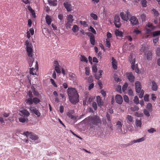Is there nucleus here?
Instances as JSON below:
<instances>
[{
  "label": "nucleus",
  "mask_w": 160,
  "mask_h": 160,
  "mask_svg": "<svg viewBox=\"0 0 160 160\" xmlns=\"http://www.w3.org/2000/svg\"><path fill=\"white\" fill-rule=\"evenodd\" d=\"M69 101L73 104H76L79 101V95L75 88H69L67 90Z\"/></svg>",
  "instance_id": "f257e3e1"
},
{
  "label": "nucleus",
  "mask_w": 160,
  "mask_h": 160,
  "mask_svg": "<svg viewBox=\"0 0 160 160\" xmlns=\"http://www.w3.org/2000/svg\"><path fill=\"white\" fill-rule=\"evenodd\" d=\"M26 51L28 57V61L29 66L31 67L32 66L34 61V58L33 57L34 55L33 50L32 47H28L27 48H26Z\"/></svg>",
  "instance_id": "f03ea898"
},
{
  "label": "nucleus",
  "mask_w": 160,
  "mask_h": 160,
  "mask_svg": "<svg viewBox=\"0 0 160 160\" xmlns=\"http://www.w3.org/2000/svg\"><path fill=\"white\" fill-rule=\"evenodd\" d=\"M135 90L137 93H140L139 97L140 98H142L144 93V91L143 90H141V85L140 82L139 81H137L135 83Z\"/></svg>",
  "instance_id": "7ed1b4c3"
},
{
  "label": "nucleus",
  "mask_w": 160,
  "mask_h": 160,
  "mask_svg": "<svg viewBox=\"0 0 160 160\" xmlns=\"http://www.w3.org/2000/svg\"><path fill=\"white\" fill-rule=\"evenodd\" d=\"M89 122L93 125H98L101 122V120L99 117L94 116L88 118Z\"/></svg>",
  "instance_id": "20e7f679"
},
{
  "label": "nucleus",
  "mask_w": 160,
  "mask_h": 160,
  "mask_svg": "<svg viewBox=\"0 0 160 160\" xmlns=\"http://www.w3.org/2000/svg\"><path fill=\"white\" fill-rule=\"evenodd\" d=\"M126 14L124 12H121L120 13V16L122 19L124 21H127L128 19V17L131 16L130 12L128 10H127Z\"/></svg>",
  "instance_id": "39448f33"
},
{
  "label": "nucleus",
  "mask_w": 160,
  "mask_h": 160,
  "mask_svg": "<svg viewBox=\"0 0 160 160\" xmlns=\"http://www.w3.org/2000/svg\"><path fill=\"white\" fill-rule=\"evenodd\" d=\"M29 109L30 111L36 115L37 117H39L41 115V113L39 112L38 110L35 107L31 106L30 107Z\"/></svg>",
  "instance_id": "423d86ee"
},
{
  "label": "nucleus",
  "mask_w": 160,
  "mask_h": 160,
  "mask_svg": "<svg viewBox=\"0 0 160 160\" xmlns=\"http://www.w3.org/2000/svg\"><path fill=\"white\" fill-rule=\"evenodd\" d=\"M63 5L68 12H70L72 10L71 4L68 0H66L63 3Z\"/></svg>",
  "instance_id": "0eeeda50"
},
{
  "label": "nucleus",
  "mask_w": 160,
  "mask_h": 160,
  "mask_svg": "<svg viewBox=\"0 0 160 160\" xmlns=\"http://www.w3.org/2000/svg\"><path fill=\"white\" fill-rule=\"evenodd\" d=\"M120 18L118 15H116L114 17V24L117 28H120L121 25L120 22Z\"/></svg>",
  "instance_id": "6e6552de"
},
{
  "label": "nucleus",
  "mask_w": 160,
  "mask_h": 160,
  "mask_svg": "<svg viewBox=\"0 0 160 160\" xmlns=\"http://www.w3.org/2000/svg\"><path fill=\"white\" fill-rule=\"evenodd\" d=\"M145 138L144 137H142V138H140L137 140H134L132 141L130 143H128L126 144H125L126 147H127L130 145H132L135 143L139 142H142L145 140Z\"/></svg>",
  "instance_id": "1a4fd4ad"
},
{
  "label": "nucleus",
  "mask_w": 160,
  "mask_h": 160,
  "mask_svg": "<svg viewBox=\"0 0 160 160\" xmlns=\"http://www.w3.org/2000/svg\"><path fill=\"white\" fill-rule=\"evenodd\" d=\"M86 33V34L90 37V42L91 44L92 45H94L95 40L94 35L90 32Z\"/></svg>",
  "instance_id": "9d476101"
},
{
  "label": "nucleus",
  "mask_w": 160,
  "mask_h": 160,
  "mask_svg": "<svg viewBox=\"0 0 160 160\" xmlns=\"http://www.w3.org/2000/svg\"><path fill=\"white\" fill-rule=\"evenodd\" d=\"M127 78L131 82H133L135 79V77L132 72L127 73L126 74Z\"/></svg>",
  "instance_id": "9b49d317"
},
{
  "label": "nucleus",
  "mask_w": 160,
  "mask_h": 160,
  "mask_svg": "<svg viewBox=\"0 0 160 160\" xmlns=\"http://www.w3.org/2000/svg\"><path fill=\"white\" fill-rule=\"evenodd\" d=\"M130 21L131 23L133 26L138 24L139 22L138 19L135 17H132L130 19Z\"/></svg>",
  "instance_id": "f8f14e48"
},
{
  "label": "nucleus",
  "mask_w": 160,
  "mask_h": 160,
  "mask_svg": "<svg viewBox=\"0 0 160 160\" xmlns=\"http://www.w3.org/2000/svg\"><path fill=\"white\" fill-rule=\"evenodd\" d=\"M19 115L22 117H27L30 115L29 112L26 109L20 111Z\"/></svg>",
  "instance_id": "ddd939ff"
},
{
  "label": "nucleus",
  "mask_w": 160,
  "mask_h": 160,
  "mask_svg": "<svg viewBox=\"0 0 160 160\" xmlns=\"http://www.w3.org/2000/svg\"><path fill=\"white\" fill-rule=\"evenodd\" d=\"M74 112V111L73 110L69 111L68 112L67 115L71 119L75 121L76 120L77 118L73 115Z\"/></svg>",
  "instance_id": "4468645a"
},
{
  "label": "nucleus",
  "mask_w": 160,
  "mask_h": 160,
  "mask_svg": "<svg viewBox=\"0 0 160 160\" xmlns=\"http://www.w3.org/2000/svg\"><path fill=\"white\" fill-rule=\"evenodd\" d=\"M115 100L116 102L119 104H122L123 102V99L122 97L120 95H117L115 96Z\"/></svg>",
  "instance_id": "2eb2a0df"
},
{
  "label": "nucleus",
  "mask_w": 160,
  "mask_h": 160,
  "mask_svg": "<svg viewBox=\"0 0 160 160\" xmlns=\"http://www.w3.org/2000/svg\"><path fill=\"white\" fill-rule=\"evenodd\" d=\"M144 55L147 57V59L148 60H151L152 57V51H149L147 53L145 52Z\"/></svg>",
  "instance_id": "dca6fc26"
},
{
  "label": "nucleus",
  "mask_w": 160,
  "mask_h": 160,
  "mask_svg": "<svg viewBox=\"0 0 160 160\" xmlns=\"http://www.w3.org/2000/svg\"><path fill=\"white\" fill-rule=\"evenodd\" d=\"M45 20L46 23L48 25H50L51 24L52 19L50 16L48 14H47L45 17Z\"/></svg>",
  "instance_id": "f3484780"
},
{
  "label": "nucleus",
  "mask_w": 160,
  "mask_h": 160,
  "mask_svg": "<svg viewBox=\"0 0 160 160\" xmlns=\"http://www.w3.org/2000/svg\"><path fill=\"white\" fill-rule=\"evenodd\" d=\"M112 64L113 68L115 70L117 69V62L116 60L113 57H112Z\"/></svg>",
  "instance_id": "a211bd4d"
},
{
  "label": "nucleus",
  "mask_w": 160,
  "mask_h": 160,
  "mask_svg": "<svg viewBox=\"0 0 160 160\" xmlns=\"http://www.w3.org/2000/svg\"><path fill=\"white\" fill-rule=\"evenodd\" d=\"M34 33V29L32 28H31L29 31L27 32V37L28 38H29L30 37V34H31V35H32Z\"/></svg>",
  "instance_id": "6ab92c4d"
},
{
  "label": "nucleus",
  "mask_w": 160,
  "mask_h": 160,
  "mask_svg": "<svg viewBox=\"0 0 160 160\" xmlns=\"http://www.w3.org/2000/svg\"><path fill=\"white\" fill-rule=\"evenodd\" d=\"M29 138L32 140H35L38 139V137L36 134L31 132Z\"/></svg>",
  "instance_id": "aec40b11"
},
{
  "label": "nucleus",
  "mask_w": 160,
  "mask_h": 160,
  "mask_svg": "<svg viewBox=\"0 0 160 160\" xmlns=\"http://www.w3.org/2000/svg\"><path fill=\"white\" fill-rule=\"evenodd\" d=\"M67 22L72 23L74 21L73 17L71 14H69L67 16Z\"/></svg>",
  "instance_id": "412c9836"
},
{
  "label": "nucleus",
  "mask_w": 160,
  "mask_h": 160,
  "mask_svg": "<svg viewBox=\"0 0 160 160\" xmlns=\"http://www.w3.org/2000/svg\"><path fill=\"white\" fill-rule=\"evenodd\" d=\"M97 101L99 106H101L102 104V102L101 99V98L99 96H98L96 97Z\"/></svg>",
  "instance_id": "4be33fe9"
},
{
  "label": "nucleus",
  "mask_w": 160,
  "mask_h": 160,
  "mask_svg": "<svg viewBox=\"0 0 160 160\" xmlns=\"http://www.w3.org/2000/svg\"><path fill=\"white\" fill-rule=\"evenodd\" d=\"M152 89L153 91H156L157 90L158 88V85L154 81H152Z\"/></svg>",
  "instance_id": "5701e85b"
},
{
  "label": "nucleus",
  "mask_w": 160,
  "mask_h": 160,
  "mask_svg": "<svg viewBox=\"0 0 160 160\" xmlns=\"http://www.w3.org/2000/svg\"><path fill=\"white\" fill-rule=\"evenodd\" d=\"M98 72L100 73L99 75H97V74L95 75V78L97 80H99V78H101L102 75V73L103 72V71L102 70H100Z\"/></svg>",
  "instance_id": "b1692460"
},
{
  "label": "nucleus",
  "mask_w": 160,
  "mask_h": 160,
  "mask_svg": "<svg viewBox=\"0 0 160 160\" xmlns=\"http://www.w3.org/2000/svg\"><path fill=\"white\" fill-rule=\"evenodd\" d=\"M80 61L82 62H84L86 63L88 62L87 58L83 55H80Z\"/></svg>",
  "instance_id": "393cba45"
},
{
  "label": "nucleus",
  "mask_w": 160,
  "mask_h": 160,
  "mask_svg": "<svg viewBox=\"0 0 160 160\" xmlns=\"http://www.w3.org/2000/svg\"><path fill=\"white\" fill-rule=\"evenodd\" d=\"M26 103L29 105H31L33 104V99L32 98H29L27 99L25 101Z\"/></svg>",
  "instance_id": "a878e982"
},
{
  "label": "nucleus",
  "mask_w": 160,
  "mask_h": 160,
  "mask_svg": "<svg viewBox=\"0 0 160 160\" xmlns=\"http://www.w3.org/2000/svg\"><path fill=\"white\" fill-rule=\"evenodd\" d=\"M115 34L117 36L122 37V33L121 31L118 29H116L115 31Z\"/></svg>",
  "instance_id": "bb28decb"
},
{
  "label": "nucleus",
  "mask_w": 160,
  "mask_h": 160,
  "mask_svg": "<svg viewBox=\"0 0 160 160\" xmlns=\"http://www.w3.org/2000/svg\"><path fill=\"white\" fill-rule=\"evenodd\" d=\"M130 62L131 64L132 69V70H134L135 69V59L134 58L132 60H131L130 61Z\"/></svg>",
  "instance_id": "cd10ccee"
},
{
  "label": "nucleus",
  "mask_w": 160,
  "mask_h": 160,
  "mask_svg": "<svg viewBox=\"0 0 160 160\" xmlns=\"http://www.w3.org/2000/svg\"><path fill=\"white\" fill-rule=\"evenodd\" d=\"M130 109L133 112L138 111L139 109V107L136 105H135L133 107H131L130 108Z\"/></svg>",
  "instance_id": "c85d7f7f"
},
{
  "label": "nucleus",
  "mask_w": 160,
  "mask_h": 160,
  "mask_svg": "<svg viewBox=\"0 0 160 160\" xmlns=\"http://www.w3.org/2000/svg\"><path fill=\"white\" fill-rule=\"evenodd\" d=\"M79 28L78 27L77 25H75L73 26L72 30L74 32H76L79 30Z\"/></svg>",
  "instance_id": "c756f323"
},
{
  "label": "nucleus",
  "mask_w": 160,
  "mask_h": 160,
  "mask_svg": "<svg viewBox=\"0 0 160 160\" xmlns=\"http://www.w3.org/2000/svg\"><path fill=\"white\" fill-rule=\"evenodd\" d=\"M135 124L137 127L140 128L142 125L141 121L137 119L135 122Z\"/></svg>",
  "instance_id": "7c9ffc66"
},
{
  "label": "nucleus",
  "mask_w": 160,
  "mask_h": 160,
  "mask_svg": "<svg viewBox=\"0 0 160 160\" xmlns=\"http://www.w3.org/2000/svg\"><path fill=\"white\" fill-rule=\"evenodd\" d=\"M33 102L35 104H37L40 102V100L38 98L35 97L33 98Z\"/></svg>",
  "instance_id": "2f4dec72"
},
{
  "label": "nucleus",
  "mask_w": 160,
  "mask_h": 160,
  "mask_svg": "<svg viewBox=\"0 0 160 160\" xmlns=\"http://www.w3.org/2000/svg\"><path fill=\"white\" fill-rule=\"evenodd\" d=\"M116 125L118 126V128L122 131V124L121 122L120 121H118L116 123Z\"/></svg>",
  "instance_id": "473e14b6"
},
{
  "label": "nucleus",
  "mask_w": 160,
  "mask_h": 160,
  "mask_svg": "<svg viewBox=\"0 0 160 160\" xmlns=\"http://www.w3.org/2000/svg\"><path fill=\"white\" fill-rule=\"evenodd\" d=\"M72 25V23L67 22L65 25L66 28L68 29L71 28Z\"/></svg>",
  "instance_id": "72a5a7b5"
},
{
  "label": "nucleus",
  "mask_w": 160,
  "mask_h": 160,
  "mask_svg": "<svg viewBox=\"0 0 160 160\" xmlns=\"http://www.w3.org/2000/svg\"><path fill=\"white\" fill-rule=\"evenodd\" d=\"M31 88L32 89V90L34 95L36 96H38L39 95V93L38 92L36 91L35 89L33 86L31 87Z\"/></svg>",
  "instance_id": "f704fd0d"
},
{
  "label": "nucleus",
  "mask_w": 160,
  "mask_h": 160,
  "mask_svg": "<svg viewBox=\"0 0 160 160\" xmlns=\"http://www.w3.org/2000/svg\"><path fill=\"white\" fill-rule=\"evenodd\" d=\"M25 45L26 46V48H31L32 44L30 43L28 40H27L25 42Z\"/></svg>",
  "instance_id": "c9c22d12"
},
{
  "label": "nucleus",
  "mask_w": 160,
  "mask_h": 160,
  "mask_svg": "<svg viewBox=\"0 0 160 160\" xmlns=\"http://www.w3.org/2000/svg\"><path fill=\"white\" fill-rule=\"evenodd\" d=\"M57 1L56 0H51L49 2L50 4L53 6H56L57 5Z\"/></svg>",
  "instance_id": "e433bc0d"
},
{
  "label": "nucleus",
  "mask_w": 160,
  "mask_h": 160,
  "mask_svg": "<svg viewBox=\"0 0 160 160\" xmlns=\"http://www.w3.org/2000/svg\"><path fill=\"white\" fill-rule=\"evenodd\" d=\"M126 119L130 122H132L133 121V118L131 115H128Z\"/></svg>",
  "instance_id": "4c0bfd02"
},
{
  "label": "nucleus",
  "mask_w": 160,
  "mask_h": 160,
  "mask_svg": "<svg viewBox=\"0 0 160 160\" xmlns=\"http://www.w3.org/2000/svg\"><path fill=\"white\" fill-rule=\"evenodd\" d=\"M141 3L142 6L143 7H146L147 6V2L146 0H142Z\"/></svg>",
  "instance_id": "58836bf2"
},
{
  "label": "nucleus",
  "mask_w": 160,
  "mask_h": 160,
  "mask_svg": "<svg viewBox=\"0 0 160 160\" xmlns=\"http://www.w3.org/2000/svg\"><path fill=\"white\" fill-rule=\"evenodd\" d=\"M35 69L34 68H30L29 70L30 74L32 75L35 74L36 72H35Z\"/></svg>",
  "instance_id": "ea45409f"
},
{
  "label": "nucleus",
  "mask_w": 160,
  "mask_h": 160,
  "mask_svg": "<svg viewBox=\"0 0 160 160\" xmlns=\"http://www.w3.org/2000/svg\"><path fill=\"white\" fill-rule=\"evenodd\" d=\"M86 99H87L88 103L89 104L93 100V98L92 97H89L87 96L86 98Z\"/></svg>",
  "instance_id": "a19ab883"
},
{
  "label": "nucleus",
  "mask_w": 160,
  "mask_h": 160,
  "mask_svg": "<svg viewBox=\"0 0 160 160\" xmlns=\"http://www.w3.org/2000/svg\"><path fill=\"white\" fill-rule=\"evenodd\" d=\"M89 31L92 32L94 34H96V32L94 28L91 26H90L88 28Z\"/></svg>",
  "instance_id": "79ce46f5"
},
{
  "label": "nucleus",
  "mask_w": 160,
  "mask_h": 160,
  "mask_svg": "<svg viewBox=\"0 0 160 160\" xmlns=\"http://www.w3.org/2000/svg\"><path fill=\"white\" fill-rule=\"evenodd\" d=\"M152 11L153 12L154 14V16H156V18L159 15L158 12L154 9H153Z\"/></svg>",
  "instance_id": "37998d69"
},
{
  "label": "nucleus",
  "mask_w": 160,
  "mask_h": 160,
  "mask_svg": "<svg viewBox=\"0 0 160 160\" xmlns=\"http://www.w3.org/2000/svg\"><path fill=\"white\" fill-rule=\"evenodd\" d=\"M90 16L94 20H97L98 19V16L96 14L92 13L90 14Z\"/></svg>",
  "instance_id": "c03bdc74"
},
{
  "label": "nucleus",
  "mask_w": 160,
  "mask_h": 160,
  "mask_svg": "<svg viewBox=\"0 0 160 160\" xmlns=\"http://www.w3.org/2000/svg\"><path fill=\"white\" fill-rule=\"evenodd\" d=\"M158 35H160V30L154 32L153 33V36L154 37L157 36Z\"/></svg>",
  "instance_id": "a18cd8bd"
},
{
  "label": "nucleus",
  "mask_w": 160,
  "mask_h": 160,
  "mask_svg": "<svg viewBox=\"0 0 160 160\" xmlns=\"http://www.w3.org/2000/svg\"><path fill=\"white\" fill-rule=\"evenodd\" d=\"M128 86V84L126 83H125L124 84L122 87V90L123 92H125V91L126 90Z\"/></svg>",
  "instance_id": "49530a36"
},
{
  "label": "nucleus",
  "mask_w": 160,
  "mask_h": 160,
  "mask_svg": "<svg viewBox=\"0 0 160 160\" xmlns=\"http://www.w3.org/2000/svg\"><path fill=\"white\" fill-rule=\"evenodd\" d=\"M147 109L148 110H151L152 109V105L151 103H148L147 105Z\"/></svg>",
  "instance_id": "de8ad7c7"
},
{
  "label": "nucleus",
  "mask_w": 160,
  "mask_h": 160,
  "mask_svg": "<svg viewBox=\"0 0 160 160\" xmlns=\"http://www.w3.org/2000/svg\"><path fill=\"white\" fill-rule=\"evenodd\" d=\"M92 72H96L97 71V68L96 65H93L92 68Z\"/></svg>",
  "instance_id": "09e8293b"
},
{
  "label": "nucleus",
  "mask_w": 160,
  "mask_h": 160,
  "mask_svg": "<svg viewBox=\"0 0 160 160\" xmlns=\"http://www.w3.org/2000/svg\"><path fill=\"white\" fill-rule=\"evenodd\" d=\"M55 69L57 73H61V71L59 68V66H56Z\"/></svg>",
  "instance_id": "8fccbe9b"
},
{
  "label": "nucleus",
  "mask_w": 160,
  "mask_h": 160,
  "mask_svg": "<svg viewBox=\"0 0 160 160\" xmlns=\"http://www.w3.org/2000/svg\"><path fill=\"white\" fill-rule=\"evenodd\" d=\"M156 54L157 56H160V48H158L156 49Z\"/></svg>",
  "instance_id": "3c124183"
},
{
  "label": "nucleus",
  "mask_w": 160,
  "mask_h": 160,
  "mask_svg": "<svg viewBox=\"0 0 160 160\" xmlns=\"http://www.w3.org/2000/svg\"><path fill=\"white\" fill-rule=\"evenodd\" d=\"M135 116L137 117H141L143 115V113H139L138 112H136L134 113Z\"/></svg>",
  "instance_id": "603ef678"
},
{
  "label": "nucleus",
  "mask_w": 160,
  "mask_h": 160,
  "mask_svg": "<svg viewBox=\"0 0 160 160\" xmlns=\"http://www.w3.org/2000/svg\"><path fill=\"white\" fill-rule=\"evenodd\" d=\"M92 107L95 110H96L97 108V105L96 102H93L92 103Z\"/></svg>",
  "instance_id": "864d4df0"
},
{
  "label": "nucleus",
  "mask_w": 160,
  "mask_h": 160,
  "mask_svg": "<svg viewBox=\"0 0 160 160\" xmlns=\"http://www.w3.org/2000/svg\"><path fill=\"white\" fill-rule=\"evenodd\" d=\"M106 46L108 48H110L111 47V44L109 40L108 39L106 40Z\"/></svg>",
  "instance_id": "5fc2aeb1"
},
{
  "label": "nucleus",
  "mask_w": 160,
  "mask_h": 160,
  "mask_svg": "<svg viewBox=\"0 0 160 160\" xmlns=\"http://www.w3.org/2000/svg\"><path fill=\"white\" fill-rule=\"evenodd\" d=\"M85 69V74L87 75H88L90 72V69L88 67H86Z\"/></svg>",
  "instance_id": "6e6d98bb"
},
{
  "label": "nucleus",
  "mask_w": 160,
  "mask_h": 160,
  "mask_svg": "<svg viewBox=\"0 0 160 160\" xmlns=\"http://www.w3.org/2000/svg\"><path fill=\"white\" fill-rule=\"evenodd\" d=\"M134 102L136 104H138L139 103V99L138 97L137 96H136L134 97V99L133 100Z\"/></svg>",
  "instance_id": "4d7b16f0"
},
{
  "label": "nucleus",
  "mask_w": 160,
  "mask_h": 160,
  "mask_svg": "<svg viewBox=\"0 0 160 160\" xmlns=\"http://www.w3.org/2000/svg\"><path fill=\"white\" fill-rule=\"evenodd\" d=\"M107 120L109 122H111V118L110 115L107 113L106 116Z\"/></svg>",
  "instance_id": "13d9d810"
},
{
  "label": "nucleus",
  "mask_w": 160,
  "mask_h": 160,
  "mask_svg": "<svg viewBox=\"0 0 160 160\" xmlns=\"http://www.w3.org/2000/svg\"><path fill=\"white\" fill-rule=\"evenodd\" d=\"M133 33H135L136 35L139 34L141 33V31L137 29H135L133 31Z\"/></svg>",
  "instance_id": "bf43d9fd"
},
{
  "label": "nucleus",
  "mask_w": 160,
  "mask_h": 160,
  "mask_svg": "<svg viewBox=\"0 0 160 160\" xmlns=\"http://www.w3.org/2000/svg\"><path fill=\"white\" fill-rule=\"evenodd\" d=\"M50 81L51 82L52 84L53 85V86L54 87H55L56 88L57 87V85L56 84L54 80L53 79H52V78L50 79Z\"/></svg>",
  "instance_id": "052dcab7"
},
{
  "label": "nucleus",
  "mask_w": 160,
  "mask_h": 160,
  "mask_svg": "<svg viewBox=\"0 0 160 160\" xmlns=\"http://www.w3.org/2000/svg\"><path fill=\"white\" fill-rule=\"evenodd\" d=\"M143 112L144 114L147 116L149 117L150 116L149 112L147 110L144 109L143 111Z\"/></svg>",
  "instance_id": "680f3d73"
},
{
  "label": "nucleus",
  "mask_w": 160,
  "mask_h": 160,
  "mask_svg": "<svg viewBox=\"0 0 160 160\" xmlns=\"http://www.w3.org/2000/svg\"><path fill=\"white\" fill-rule=\"evenodd\" d=\"M149 95L148 94H146L144 97V99L145 101L148 102L149 101Z\"/></svg>",
  "instance_id": "e2e57ef3"
},
{
  "label": "nucleus",
  "mask_w": 160,
  "mask_h": 160,
  "mask_svg": "<svg viewBox=\"0 0 160 160\" xmlns=\"http://www.w3.org/2000/svg\"><path fill=\"white\" fill-rule=\"evenodd\" d=\"M125 38L129 41H132V38L131 36L130 35H128L126 36Z\"/></svg>",
  "instance_id": "0e129e2a"
},
{
  "label": "nucleus",
  "mask_w": 160,
  "mask_h": 160,
  "mask_svg": "<svg viewBox=\"0 0 160 160\" xmlns=\"http://www.w3.org/2000/svg\"><path fill=\"white\" fill-rule=\"evenodd\" d=\"M124 100L125 102H128L129 101L128 98L126 95H124L123 96Z\"/></svg>",
  "instance_id": "69168bd1"
},
{
  "label": "nucleus",
  "mask_w": 160,
  "mask_h": 160,
  "mask_svg": "<svg viewBox=\"0 0 160 160\" xmlns=\"http://www.w3.org/2000/svg\"><path fill=\"white\" fill-rule=\"evenodd\" d=\"M19 121L20 122L24 123L26 122V119L25 118H21L19 119Z\"/></svg>",
  "instance_id": "338daca9"
},
{
  "label": "nucleus",
  "mask_w": 160,
  "mask_h": 160,
  "mask_svg": "<svg viewBox=\"0 0 160 160\" xmlns=\"http://www.w3.org/2000/svg\"><path fill=\"white\" fill-rule=\"evenodd\" d=\"M28 94L29 98H32L33 97L32 92L31 91H28Z\"/></svg>",
  "instance_id": "774afa93"
}]
</instances>
